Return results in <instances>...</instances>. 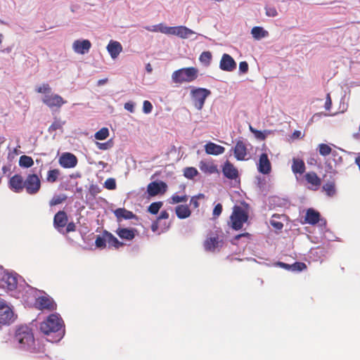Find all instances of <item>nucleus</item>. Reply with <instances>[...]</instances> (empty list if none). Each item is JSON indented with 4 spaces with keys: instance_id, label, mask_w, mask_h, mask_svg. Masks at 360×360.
Wrapping results in <instances>:
<instances>
[{
    "instance_id": "nucleus-27",
    "label": "nucleus",
    "mask_w": 360,
    "mask_h": 360,
    "mask_svg": "<svg viewBox=\"0 0 360 360\" xmlns=\"http://www.w3.org/2000/svg\"><path fill=\"white\" fill-rule=\"evenodd\" d=\"M175 211L177 217L179 219L188 218L191 214L188 207L184 205L176 206Z\"/></svg>"
},
{
    "instance_id": "nucleus-43",
    "label": "nucleus",
    "mask_w": 360,
    "mask_h": 360,
    "mask_svg": "<svg viewBox=\"0 0 360 360\" xmlns=\"http://www.w3.org/2000/svg\"><path fill=\"white\" fill-rule=\"evenodd\" d=\"M332 148L326 143H321L319 145V152L323 156H327L332 153Z\"/></svg>"
},
{
    "instance_id": "nucleus-6",
    "label": "nucleus",
    "mask_w": 360,
    "mask_h": 360,
    "mask_svg": "<svg viewBox=\"0 0 360 360\" xmlns=\"http://www.w3.org/2000/svg\"><path fill=\"white\" fill-rule=\"evenodd\" d=\"M15 316L11 305L0 299V328L1 326L10 325L15 321Z\"/></svg>"
},
{
    "instance_id": "nucleus-60",
    "label": "nucleus",
    "mask_w": 360,
    "mask_h": 360,
    "mask_svg": "<svg viewBox=\"0 0 360 360\" xmlns=\"http://www.w3.org/2000/svg\"><path fill=\"white\" fill-rule=\"evenodd\" d=\"M124 208H118V209H116V210L114 211V214H115V215L118 219L123 218V215H124Z\"/></svg>"
},
{
    "instance_id": "nucleus-44",
    "label": "nucleus",
    "mask_w": 360,
    "mask_h": 360,
    "mask_svg": "<svg viewBox=\"0 0 360 360\" xmlns=\"http://www.w3.org/2000/svg\"><path fill=\"white\" fill-rule=\"evenodd\" d=\"M162 206V202H155L151 203L149 205L148 210L150 213H151L153 214H156L158 213V212Z\"/></svg>"
},
{
    "instance_id": "nucleus-59",
    "label": "nucleus",
    "mask_w": 360,
    "mask_h": 360,
    "mask_svg": "<svg viewBox=\"0 0 360 360\" xmlns=\"http://www.w3.org/2000/svg\"><path fill=\"white\" fill-rule=\"evenodd\" d=\"M124 214L123 215V219H131L135 217V214L132 212L128 211L125 209H124Z\"/></svg>"
},
{
    "instance_id": "nucleus-20",
    "label": "nucleus",
    "mask_w": 360,
    "mask_h": 360,
    "mask_svg": "<svg viewBox=\"0 0 360 360\" xmlns=\"http://www.w3.org/2000/svg\"><path fill=\"white\" fill-rule=\"evenodd\" d=\"M107 50L111 58L115 59L122 51V46L120 42L110 40L107 46Z\"/></svg>"
},
{
    "instance_id": "nucleus-49",
    "label": "nucleus",
    "mask_w": 360,
    "mask_h": 360,
    "mask_svg": "<svg viewBox=\"0 0 360 360\" xmlns=\"http://www.w3.org/2000/svg\"><path fill=\"white\" fill-rule=\"evenodd\" d=\"M104 186L108 190H115L116 188V181L113 178H109L105 180Z\"/></svg>"
},
{
    "instance_id": "nucleus-34",
    "label": "nucleus",
    "mask_w": 360,
    "mask_h": 360,
    "mask_svg": "<svg viewBox=\"0 0 360 360\" xmlns=\"http://www.w3.org/2000/svg\"><path fill=\"white\" fill-rule=\"evenodd\" d=\"M250 131L254 134L255 136L257 139L261 141L264 140L269 135L272 133L270 130L259 131L254 129L252 127H250Z\"/></svg>"
},
{
    "instance_id": "nucleus-50",
    "label": "nucleus",
    "mask_w": 360,
    "mask_h": 360,
    "mask_svg": "<svg viewBox=\"0 0 360 360\" xmlns=\"http://www.w3.org/2000/svg\"><path fill=\"white\" fill-rule=\"evenodd\" d=\"M106 243H107V238L105 236L104 238V237H101V236H98L96 238V241H95L96 246L99 248H105Z\"/></svg>"
},
{
    "instance_id": "nucleus-47",
    "label": "nucleus",
    "mask_w": 360,
    "mask_h": 360,
    "mask_svg": "<svg viewBox=\"0 0 360 360\" xmlns=\"http://www.w3.org/2000/svg\"><path fill=\"white\" fill-rule=\"evenodd\" d=\"M96 145L98 149L102 150H106L112 147L113 143L112 141L110 139L105 143L96 142Z\"/></svg>"
},
{
    "instance_id": "nucleus-52",
    "label": "nucleus",
    "mask_w": 360,
    "mask_h": 360,
    "mask_svg": "<svg viewBox=\"0 0 360 360\" xmlns=\"http://www.w3.org/2000/svg\"><path fill=\"white\" fill-rule=\"evenodd\" d=\"M330 154L333 157V160L335 162V165H337L342 162V158L340 155H339V153L337 151L333 150Z\"/></svg>"
},
{
    "instance_id": "nucleus-5",
    "label": "nucleus",
    "mask_w": 360,
    "mask_h": 360,
    "mask_svg": "<svg viewBox=\"0 0 360 360\" xmlns=\"http://www.w3.org/2000/svg\"><path fill=\"white\" fill-rule=\"evenodd\" d=\"M211 94V91L205 88H193L191 91V97L195 108L200 110L205 104L206 98Z\"/></svg>"
},
{
    "instance_id": "nucleus-64",
    "label": "nucleus",
    "mask_w": 360,
    "mask_h": 360,
    "mask_svg": "<svg viewBox=\"0 0 360 360\" xmlns=\"http://www.w3.org/2000/svg\"><path fill=\"white\" fill-rule=\"evenodd\" d=\"M190 204L193 206L194 208H197L199 207V202L198 196H193L191 198Z\"/></svg>"
},
{
    "instance_id": "nucleus-37",
    "label": "nucleus",
    "mask_w": 360,
    "mask_h": 360,
    "mask_svg": "<svg viewBox=\"0 0 360 360\" xmlns=\"http://www.w3.org/2000/svg\"><path fill=\"white\" fill-rule=\"evenodd\" d=\"M60 171L57 169H50L48 172L46 180L49 183H54L57 181Z\"/></svg>"
},
{
    "instance_id": "nucleus-46",
    "label": "nucleus",
    "mask_w": 360,
    "mask_h": 360,
    "mask_svg": "<svg viewBox=\"0 0 360 360\" xmlns=\"http://www.w3.org/2000/svg\"><path fill=\"white\" fill-rule=\"evenodd\" d=\"M323 188L328 196H333L335 193V185L333 183L325 184Z\"/></svg>"
},
{
    "instance_id": "nucleus-28",
    "label": "nucleus",
    "mask_w": 360,
    "mask_h": 360,
    "mask_svg": "<svg viewBox=\"0 0 360 360\" xmlns=\"http://www.w3.org/2000/svg\"><path fill=\"white\" fill-rule=\"evenodd\" d=\"M218 245L219 240L217 237H210L204 243V247L207 251L214 252L218 248Z\"/></svg>"
},
{
    "instance_id": "nucleus-22",
    "label": "nucleus",
    "mask_w": 360,
    "mask_h": 360,
    "mask_svg": "<svg viewBox=\"0 0 360 360\" xmlns=\"http://www.w3.org/2000/svg\"><path fill=\"white\" fill-rule=\"evenodd\" d=\"M68 222V217L64 211L58 212L53 218L54 227L59 230L60 228H63L66 226Z\"/></svg>"
},
{
    "instance_id": "nucleus-61",
    "label": "nucleus",
    "mask_w": 360,
    "mask_h": 360,
    "mask_svg": "<svg viewBox=\"0 0 360 360\" xmlns=\"http://www.w3.org/2000/svg\"><path fill=\"white\" fill-rule=\"evenodd\" d=\"M331 105H332V101H331V98H330V96L329 94H327V96H326V103H325V108L326 110H330V108H331Z\"/></svg>"
},
{
    "instance_id": "nucleus-25",
    "label": "nucleus",
    "mask_w": 360,
    "mask_h": 360,
    "mask_svg": "<svg viewBox=\"0 0 360 360\" xmlns=\"http://www.w3.org/2000/svg\"><path fill=\"white\" fill-rule=\"evenodd\" d=\"M116 233L122 239L131 240L135 237V230L133 229L119 228Z\"/></svg>"
},
{
    "instance_id": "nucleus-7",
    "label": "nucleus",
    "mask_w": 360,
    "mask_h": 360,
    "mask_svg": "<svg viewBox=\"0 0 360 360\" xmlns=\"http://www.w3.org/2000/svg\"><path fill=\"white\" fill-rule=\"evenodd\" d=\"M19 278L20 276L16 273L5 272L0 281V286L6 288L8 291H13L17 288Z\"/></svg>"
},
{
    "instance_id": "nucleus-12",
    "label": "nucleus",
    "mask_w": 360,
    "mask_h": 360,
    "mask_svg": "<svg viewBox=\"0 0 360 360\" xmlns=\"http://www.w3.org/2000/svg\"><path fill=\"white\" fill-rule=\"evenodd\" d=\"M35 304L40 309L52 311L56 308V304L54 302L53 300L48 295H43L37 298Z\"/></svg>"
},
{
    "instance_id": "nucleus-16",
    "label": "nucleus",
    "mask_w": 360,
    "mask_h": 360,
    "mask_svg": "<svg viewBox=\"0 0 360 360\" xmlns=\"http://www.w3.org/2000/svg\"><path fill=\"white\" fill-rule=\"evenodd\" d=\"M258 171L263 174H268L271 170V162L266 153H262L257 164Z\"/></svg>"
},
{
    "instance_id": "nucleus-14",
    "label": "nucleus",
    "mask_w": 360,
    "mask_h": 360,
    "mask_svg": "<svg viewBox=\"0 0 360 360\" xmlns=\"http://www.w3.org/2000/svg\"><path fill=\"white\" fill-rule=\"evenodd\" d=\"M219 68L226 72H232L236 68V63L228 53H224L221 56Z\"/></svg>"
},
{
    "instance_id": "nucleus-42",
    "label": "nucleus",
    "mask_w": 360,
    "mask_h": 360,
    "mask_svg": "<svg viewBox=\"0 0 360 360\" xmlns=\"http://www.w3.org/2000/svg\"><path fill=\"white\" fill-rule=\"evenodd\" d=\"M35 91L44 95L49 94L51 92V88L49 84H42L35 87Z\"/></svg>"
},
{
    "instance_id": "nucleus-18",
    "label": "nucleus",
    "mask_w": 360,
    "mask_h": 360,
    "mask_svg": "<svg viewBox=\"0 0 360 360\" xmlns=\"http://www.w3.org/2000/svg\"><path fill=\"white\" fill-rule=\"evenodd\" d=\"M24 181L20 175L15 174L9 180V188L15 193H20L24 188Z\"/></svg>"
},
{
    "instance_id": "nucleus-24",
    "label": "nucleus",
    "mask_w": 360,
    "mask_h": 360,
    "mask_svg": "<svg viewBox=\"0 0 360 360\" xmlns=\"http://www.w3.org/2000/svg\"><path fill=\"white\" fill-rule=\"evenodd\" d=\"M305 221L307 223L312 225L317 224L319 221H321L319 212L312 208L308 209L305 216Z\"/></svg>"
},
{
    "instance_id": "nucleus-53",
    "label": "nucleus",
    "mask_w": 360,
    "mask_h": 360,
    "mask_svg": "<svg viewBox=\"0 0 360 360\" xmlns=\"http://www.w3.org/2000/svg\"><path fill=\"white\" fill-rule=\"evenodd\" d=\"M222 212V205L220 203L217 204L213 210L212 214L214 217H219Z\"/></svg>"
},
{
    "instance_id": "nucleus-54",
    "label": "nucleus",
    "mask_w": 360,
    "mask_h": 360,
    "mask_svg": "<svg viewBox=\"0 0 360 360\" xmlns=\"http://www.w3.org/2000/svg\"><path fill=\"white\" fill-rule=\"evenodd\" d=\"M266 14L269 17H276L278 15L277 11L274 7L266 8Z\"/></svg>"
},
{
    "instance_id": "nucleus-29",
    "label": "nucleus",
    "mask_w": 360,
    "mask_h": 360,
    "mask_svg": "<svg viewBox=\"0 0 360 360\" xmlns=\"http://www.w3.org/2000/svg\"><path fill=\"white\" fill-rule=\"evenodd\" d=\"M251 34L252 37L257 40L265 38L269 35V32L266 30L259 26L254 27L251 30Z\"/></svg>"
},
{
    "instance_id": "nucleus-3",
    "label": "nucleus",
    "mask_w": 360,
    "mask_h": 360,
    "mask_svg": "<svg viewBox=\"0 0 360 360\" xmlns=\"http://www.w3.org/2000/svg\"><path fill=\"white\" fill-rule=\"evenodd\" d=\"M248 213L242 207L235 205L233 208V212L230 216V226L236 231L242 229L244 223L248 219Z\"/></svg>"
},
{
    "instance_id": "nucleus-19",
    "label": "nucleus",
    "mask_w": 360,
    "mask_h": 360,
    "mask_svg": "<svg viewBox=\"0 0 360 360\" xmlns=\"http://www.w3.org/2000/svg\"><path fill=\"white\" fill-rule=\"evenodd\" d=\"M292 163L291 166V169L292 173L296 176L297 178V175H302L306 170V167L304 162L303 160L297 158H292Z\"/></svg>"
},
{
    "instance_id": "nucleus-17",
    "label": "nucleus",
    "mask_w": 360,
    "mask_h": 360,
    "mask_svg": "<svg viewBox=\"0 0 360 360\" xmlns=\"http://www.w3.org/2000/svg\"><path fill=\"white\" fill-rule=\"evenodd\" d=\"M247 147L243 141H238L234 148H232L231 151H233L234 156L238 160H245L247 155Z\"/></svg>"
},
{
    "instance_id": "nucleus-41",
    "label": "nucleus",
    "mask_w": 360,
    "mask_h": 360,
    "mask_svg": "<svg viewBox=\"0 0 360 360\" xmlns=\"http://www.w3.org/2000/svg\"><path fill=\"white\" fill-rule=\"evenodd\" d=\"M109 136V130L106 127H103L98 130L94 135L97 140H105Z\"/></svg>"
},
{
    "instance_id": "nucleus-45",
    "label": "nucleus",
    "mask_w": 360,
    "mask_h": 360,
    "mask_svg": "<svg viewBox=\"0 0 360 360\" xmlns=\"http://www.w3.org/2000/svg\"><path fill=\"white\" fill-rule=\"evenodd\" d=\"M187 200H188V196L186 195L180 196L176 194H174L171 197L169 202L172 204H176V203H179V202H185L187 201Z\"/></svg>"
},
{
    "instance_id": "nucleus-62",
    "label": "nucleus",
    "mask_w": 360,
    "mask_h": 360,
    "mask_svg": "<svg viewBox=\"0 0 360 360\" xmlns=\"http://www.w3.org/2000/svg\"><path fill=\"white\" fill-rule=\"evenodd\" d=\"M276 266H279L281 268H283L284 269H286L288 271H290V264H286V263H284V262H278L276 264Z\"/></svg>"
},
{
    "instance_id": "nucleus-4",
    "label": "nucleus",
    "mask_w": 360,
    "mask_h": 360,
    "mask_svg": "<svg viewBox=\"0 0 360 360\" xmlns=\"http://www.w3.org/2000/svg\"><path fill=\"white\" fill-rule=\"evenodd\" d=\"M198 77V70L195 68H184L174 71L172 75L174 83L181 84L191 82Z\"/></svg>"
},
{
    "instance_id": "nucleus-48",
    "label": "nucleus",
    "mask_w": 360,
    "mask_h": 360,
    "mask_svg": "<svg viewBox=\"0 0 360 360\" xmlns=\"http://www.w3.org/2000/svg\"><path fill=\"white\" fill-rule=\"evenodd\" d=\"M306 268H307V266L303 262H296L294 264H290V271H298L299 272V271H303Z\"/></svg>"
},
{
    "instance_id": "nucleus-10",
    "label": "nucleus",
    "mask_w": 360,
    "mask_h": 360,
    "mask_svg": "<svg viewBox=\"0 0 360 360\" xmlns=\"http://www.w3.org/2000/svg\"><path fill=\"white\" fill-rule=\"evenodd\" d=\"M42 102L51 108L53 107L60 108L66 103L60 96L51 92L49 94L44 95Z\"/></svg>"
},
{
    "instance_id": "nucleus-35",
    "label": "nucleus",
    "mask_w": 360,
    "mask_h": 360,
    "mask_svg": "<svg viewBox=\"0 0 360 360\" xmlns=\"http://www.w3.org/2000/svg\"><path fill=\"white\" fill-rule=\"evenodd\" d=\"M281 217H284L283 215L274 214L270 219V224L276 230H281L283 227V224L281 221H279L278 219Z\"/></svg>"
},
{
    "instance_id": "nucleus-39",
    "label": "nucleus",
    "mask_w": 360,
    "mask_h": 360,
    "mask_svg": "<svg viewBox=\"0 0 360 360\" xmlns=\"http://www.w3.org/2000/svg\"><path fill=\"white\" fill-rule=\"evenodd\" d=\"M67 196L65 194L55 195L49 202L51 207L59 205L65 201Z\"/></svg>"
},
{
    "instance_id": "nucleus-33",
    "label": "nucleus",
    "mask_w": 360,
    "mask_h": 360,
    "mask_svg": "<svg viewBox=\"0 0 360 360\" xmlns=\"http://www.w3.org/2000/svg\"><path fill=\"white\" fill-rule=\"evenodd\" d=\"M306 181L313 185L318 186L321 184V181L315 172H309L305 174Z\"/></svg>"
},
{
    "instance_id": "nucleus-26",
    "label": "nucleus",
    "mask_w": 360,
    "mask_h": 360,
    "mask_svg": "<svg viewBox=\"0 0 360 360\" xmlns=\"http://www.w3.org/2000/svg\"><path fill=\"white\" fill-rule=\"evenodd\" d=\"M200 169L205 174H214L217 172L215 165L210 162L200 161L199 164Z\"/></svg>"
},
{
    "instance_id": "nucleus-21",
    "label": "nucleus",
    "mask_w": 360,
    "mask_h": 360,
    "mask_svg": "<svg viewBox=\"0 0 360 360\" xmlns=\"http://www.w3.org/2000/svg\"><path fill=\"white\" fill-rule=\"evenodd\" d=\"M224 175L229 179H236L238 176V172L233 164L226 161L222 168Z\"/></svg>"
},
{
    "instance_id": "nucleus-32",
    "label": "nucleus",
    "mask_w": 360,
    "mask_h": 360,
    "mask_svg": "<svg viewBox=\"0 0 360 360\" xmlns=\"http://www.w3.org/2000/svg\"><path fill=\"white\" fill-rule=\"evenodd\" d=\"M34 165L33 159L27 155H23L20 157L19 166L22 168H30Z\"/></svg>"
},
{
    "instance_id": "nucleus-36",
    "label": "nucleus",
    "mask_w": 360,
    "mask_h": 360,
    "mask_svg": "<svg viewBox=\"0 0 360 360\" xmlns=\"http://www.w3.org/2000/svg\"><path fill=\"white\" fill-rule=\"evenodd\" d=\"M212 53L210 51H203L199 57V60L205 66L210 65L212 60Z\"/></svg>"
},
{
    "instance_id": "nucleus-63",
    "label": "nucleus",
    "mask_w": 360,
    "mask_h": 360,
    "mask_svg": "<svg viewBox=\"0 0 360 360\" xmlns=\"http://www.w3.org/2000/svg\"><path fill=\"white\" fill-rule=\"evenodd\" d=\"M67 225V227H66V231L67 233H69V232H72V231H75V229H76V226H75V224L74 222H70L68 223Z\"/></svg>"
},
{
    "instance_id": "nucleus-31",
    "label": "nucleus",
    "mask_w": 360,
    "mask_h": 360,
    "mask_svg": "<svg viewBox=\"0 0 360 360\" xmlns=\"http://www.w3.org/2000/svg\"><path fill=\"white\" fill-rule=\"evenodd\" d=\"M105 237L107 238V243L110 246L119 248L124 245L123 243L118 240V239L110 233L105 232Z\"/></svg>"
},
{
    "instance_id": "nucleus-8",
    "label": "nucleus",
    "mask_w": 360,
    "mask_h": 360,
    "mask_svg": "<svg viewBox=\"0 0 360 360\" xmlns=\"http://www.w3.org/2000/svg\"><path fill=\"white\" fill-rule=\"evenodd\" d=\"M24 188L30 195H34L38 193L41 188V181L37 174H28L24 181Z\"/></svg>"
},
{
    "instance_id": "nucleus-23",
    "label": "nucleus",
    "mask_w": 360,
    "mask_h": 360,
    "mask_svg": "<svg viewBox=\"0 0 360 360\" xmlns=\"http://www.w3.org/2000/svg\"><path fill=\"white\" fill-rule=\"evenodd\" d=\"M205 150L207 154L218 155L224 153L225 148L212 142H208L205 145Z\"/></svg>"
},
{
    "instance_id": "nucleus-1",
    "label": "nucleus",
    "mask_w": 360,
    "mask_h": 360,
    "mask_svg": "<svg viewBox=\"0 0 360 360\" xmlns=\"http://www.w3.org/2000/svg\"><path fill=\"white\" fill-rule=\"evenodd\" d=\"M13 343L18 349L32 354L44 353V347L35 340L32 330L27 325L16 328Z\"/></svg>"
},
{
    "instance_id": "nucleus-56",
    "label": "nucleus",
    "mask_w": 360,
    "mask_h": 360,
    "mask_svg": "<svg viewBox=\"0 0 360 360\" xmlns=\"http://www.w3.org/2000/svg\"><path fill=\"white\" fill-rule=\"evenodd\" d=\"M124 108L126 110L133 113L134 112L135 103L132 101H129L124 103Z\"/></svg>"
},
{
    "instance_id": "nucleus-40",
    "label": "nucleus",
    "mask_w": 360,
    "mask_h": 360,
    "mask_svg": "<svg viewBox=\"0 0 360 360\" xmlns=\"http://www.w3.org/2000/svg\"><path fill=\"white\" fill-rule=\"evenodd\" d=\"M198 174V170L195 167H186L184 170V175L188 179H193Z\"/></svg>"
},
{
    "instance_id": "nucleus-51",
    "label": "nucleus",
    "mask_w": 360,
    "mask_h": 360,
    "mask_svg": "<svg viewBox=\"0 0 360 360\" xmlns=\"http://www.w3.org/2000/svg\"><path fill=\"white\" fill-rule=\"evenodd\" d=\"M153 105L148 101H144L143 103V112L145 114H149L152 112Z\"/></svg>"
},
{
    "instance_id": "nucleus-57",
    "label": "nucleus",
    "mask_w": 360,
    "mask_h": 360,
    "mask_svg": "<svg viewBox=\"0 0 360 360\" xmlns=\"http://www.w3.org/2000/svg\"><path fill=\"white\" fill-rule=\"evenodd\" d=\"M242 238H246L248 239H250V234L248 233H241V234H238V235L236 236L233 238V239L232 240V243L234 244V245H236V241L240 240Z\"/></svg>"
},
{
    "instance_id": "nucleus-9",
    "label": "nucleus",
    "mask_w": 360,
    "mask_h": 360,
    "mask_svg": "<svg viewBox=\"0 0 360 360\" xmlns=\"http://www.w3.org/2000/svg\"><path fill=\"white\" fill-rule=\"evenodd\" d=\"M167 186L166 183L162 181H155L150 182L147 186V193L149 196L153 197L166 192Z\"/></svg>"
},
{
    "instance_id": "nucleus-2",
    "label": "nucleus",
    "mask_w": 360,
    "mask_h": 360,
    "mask_svg": "<svg viewBox=\"0 0 360 360\" xmlns=\"http://www.w3.org/2000/svg\"><path fill=\"white\" fill-rule=\"evenodd\" d=\"M39 329L47 341L59 342L65 335L64 322L58 314H52L40 323Z\"/></svg>"
},
{
    "instance_id": "nucleus-30",
    "label": "nucleus",
    "mask_w": 360,
    "mask_h": 360,
    "mask_svg": "<svg viewBox=\"0 0 360 360\" xmlns=\"http://www.w3.org/2000/svg\"><path fill=\"white\" fill-rule=\"evenodd\" d=\"M146 30L153 32H161L167 34L168 26L163 23H160L155 25H149L144 27Z\"/></svg>"
},
{
    "instance_id": "nucleus-38",
    "label": "nucleus",
    "mask_w": 360,
    "mask_h": 360,
    "mask_svg": "<svg viewBox=\"0 0 360 360\" xmlns=\"http://www.w3.org/2000/svg\"><path fill=\"white\" fill-rule=\"evenodd\" d=\"M65 122L59 119H55L51 125L49 127V132L52 133L58 129H61L65 124Z\"/></svg>"
},
{
    "instance_id": "nucleus-11",
    "label": "nucleus",
    "mask_w": 360,
    "mask_h": 360,
    "mask_svg": "<svg viewBox=\"0 0 360 360\" xmlns=\"http://www.w3.org/2000/svg\"><path fill=\"white\" fill-rule=\"evenodd\" d=\"M193 34H195V32L186 26L168 27L167 34L169 35H175L181 39H187Z\"/></svg>"
},
{
    "instance_id": "nucleus-13",
    "label": "nucleus",
    "mask_w": 360,
    "mask_h": 360,
    "mask_svg": "<svg viewBox=\"0 0 360 360\" xmlns=\"http://www.w3.org/2000/svg\"><path fill=\"white\" fill-rule=\"evenodd\" d=\"M58 162L63 168H74L77 164V158L72 153H64L59 158Z\"/></svg>"
},
{
    "instance_id": "nucleus-15",
    "label": "nucleus",
    "mask_w": 360,
    "mask_h": 360,
    "mask_svg": "<svg viewBox=\"0 0 360 360\" xmlns=\"http://www.w3.org/2000/svg\"><path fill=\"white\" fill-rule=\"evenodd\" d=\"M91 47V43L88 39H77L72 44L73 51L79 54L87 53Z\"/></svg>"
},
{
    "instance_id": "nucleus-58",
    "label": "nucleus",
    "mask_w": 360,
    "mask_h": 360,
    "mask_svg": "<svg viewBox=\"0 0 360 360\" xmlns=\"http://www.w3.org/2000/svg\"><path fill=\"white\" fill-rule=\"evenodd\" d=\"M101 189L97 185H91L89 188V192L93 195H97L98 193H100Z\"/></svg>"
},
{
    "instance_id": "nucleus-55",
    "label": "nucleus",
    "mask_w": 360,
    "mask_h": 360,
    "mask_svg": "<svg viewBox=\"0 0 360 360\" xmlns=\"http://www.w3.org/2000/svg\"><path fill=\"white\" fill-rule=\"evenodd\" d=\"M239 71L243 74L248 72V64L246 61H242L239 63Z\"/></svg>"
}]
</instances>
